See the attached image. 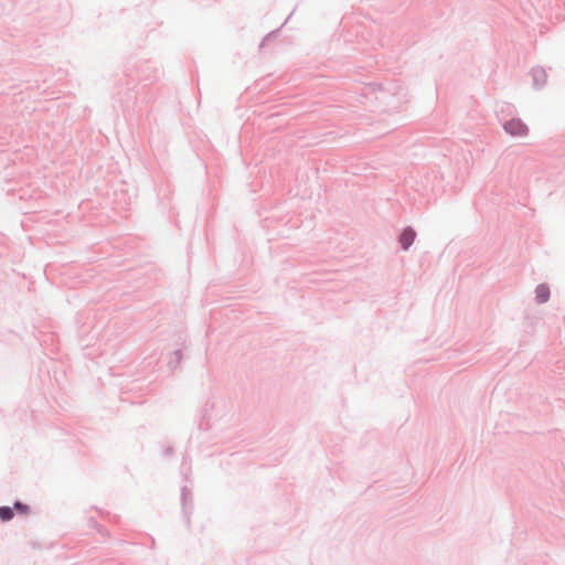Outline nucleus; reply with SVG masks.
Segmentation results:
<instances>
[{"instance_id": "7ed1b4c3", "label": "nucleus", "mask_w": 565, "mask_h": 565, "mask_svg": "<svg viewBox=\"0 0 565 565\" xmlns=\"http://www.w3.org/2000/svg\"><path fill=\"white\" fill-rule=\"evenodd\" d=\"M535 294H536L537 301L543 303V302L547 301V299L550 297V289L546 285H540V286H537Z\"/></svg>"}, {"instance_id": "20e7f679", "label": "nucleus", "mask_w": 565, "mask_h": 565, "mask_svg": "<svg viewBox=\"0 0 565 565\" xmlns=\"http://www.w3.org/2000/svg\"><path fill=\"white\" fill-rule=\"evenodd\" d=\"M13 518V510L9 507H0V519L3 522L10 521Z\"/></svg>"}, {"instance_id": "39448f33", "label": "nucleus", "mask_w": 565, "mask_h": 565, "mask_svg": "<svg viewBox=\"0 0 565 565\" xmlns=\"http://www.w3.org/2000/svg\"><path fill=\"white\" fill-rule=\"evenodd\" d=\"M14 509L21 513V514H29L30 513V507L25 505L19 501L14 503Z\"/></svg>"}, {"instance_id": "f03ea898", "label": "nucleus", "mask_w": 565, "mask_h": 565, "mask_svg": "<svg viewBox=\"0 0 565 565\" xmlns=\"http://www.w3.org/2000/svg\"><path fill=\"white\" fill-rule=\"evenodd\" d=\"M416 233L413 228L407 227L403 231L399 237V243L404 249H407L414 242Z\"/></svg>"}, {"instance_id": "f257e3e1", "label": "nucleus", "mask_w": 565, "mask_h": 565, "mask_svg": "<svg viewBox=\"0 0 565 565\" xmlns=\"http://www.w3.org/2000/svg\"><path fill=\"white\" fill-rule=\"evenodd\" d=\"M504 129L512 136H523L527 127L520 119H512L504 125Z\"/></svg>"}]
</instances>
